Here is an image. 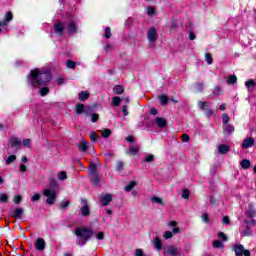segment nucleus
Instances as JSON below:
<instances>
[{
    "instance_id": "2",
    "label": "nucleus",
    "mask_w": 256,
    "mask_h": 256,
    "mask_svg": "<svg viewBox=\"0 0 256 256\" xmlns=\"http://www.w3.org/2000/svg\"><path fill=\"white\" fill-rule=\"evenodd\" d=\"M54 31L57 35H63V31L71 33L72 35L77 33V22L73 19H69L66 22H58L54 25Z\"/></svg>"
},
{
    "instance_id": "29",
    "label": "nucleus",
    "mask_w": 256,
    "mask_h": 256,
    "mask_svg": "<svg viewBox=\"0 0 256 256\" xmlns=\"http://www.w3.org/2000/svg\"><path fill=\"white\" fill-rule=\"evenodd\" d=\"M95 237L98 241H103V239H105V233L104 232H96Z\"/></svg>"
},
{
    "instance_id": "13",
    "label": "nucleus",
    "mask_w": 256,
    "mask_h": 256,
    "mask_svg": "<svg viewBox=\"0 0 256 256\" xmlns=\"http://www.w3.org/2000/svg\"><path fill=\"white\" fill-rule=\"evenodd\" d=\"M10 21H13V13L7 12V13L5 14V19H4V21H2V22L0 23V27H7V23H9Z\"/></svg>"
},
{
    "instance_id": "36",
    "label": "nucleus",
    "mask_w": 256,
    "mask_h": 256,
    "mask_svg": "<svg viewBox=\"0 0 256 256\" xmlns=\"http://www.w3.org/2000/svg\"><path fill=\"white\" fill-rule=\"evenodd\" d=\"M138 151H139V146H131L129 153L130 155H137Z\"/></svg>"
},
{
    "instance_id": "59",
    "label": "nucleus",
    "mask_w": 256,
    "mask_h": 256,
    "mask_svg": "<svg viewBox=\"0 0 256 256\" xmlns=\"http://www.w3.org/2000/svg\"><path fill=\"white\" fill-rule=\"evenodd\" d=\"M204 111L206 115H208V117H211V115H213V110H211L209 106Z\"/></svg>"
},
{
    "instance_id": "53",
    "label": "nucleus",
    "mask_w": 256,
    "mask_h": 256,
    "mask_svg": "<svg viewBox=\"0 0 256 256\" xmlns=\"http://www.w3.org/2000/svg\"><path fill=\"white\" fill-rule=\"evenodd\" d=\"M90 139L93 143H95V141H97V139H98L97 133H95V132L91 133Z\"/></svg>"
},
{
    "instance_id": "48",
    "label": "nucleus",
    "mask_w": 256,
    "mask_h": 256,
    "mask_svg": "<svg viewBox=\"0 0 256 256\" xmlns=\"http://www.w3.org/2000/svg\"><path fill=\"white\" fill-rule=\"evenodd\" d=\"M67 67H68V69H75V67H77V64L75 62L69 60L67 62Z\"/></svg>"
},
{
    "instance_id": "56",
    "label": "nucleus",
    "mask_w": 256,
    "mask_h": 256,
    "mask_svg": "<svg viewBox=\"0 0 256 256\" xmlns=\"http://www.w3.org/2000/svg\"><path fill=\"white\" fill-rule=\"evenodd\" d=\"M122 113L124 117H127V115H129V109L127 108V106L122 107Z\"/></svg>"
},
{
    "instance_id": "19",
    "label": "nucleus",
    "mask_w": 256,
    "mask_h": 256,
    "mask_svg": "<svg viewBox=\"0 0 256 256\" xmlns=\"http://www.w3.org/2000/svg\"><path fill=\"white\" fill-rule=\"evenodd\" d=\"M113 91H114L115 95H122V93H124L125 89L123 88V86L117 85L113 88Z\"/></svg>"
},
{
    "instance_id": "51",
    "label": "nucleus",
    "mask_w": 256,
    "mask_h": 256,
    "mask_svg": "<svg viewBox=\"0 0 256 256\" xmlns=\"http://www.w3.org/2000/svg\"><path fill=\"white\" fill-rule=\"evenodd\" d=\"M173 237V232L171 231H166L164 233V239H171Z\"/></svg>"
},
{
    "instance_id": "11",
    "label": "nucleus",
    "mask_w": 256,
    "mask_h": 256,
    "mask_svg": "<svg viewBox=\"0 0 256 256\" xmlns=\"http://www.w3.org/2000/svg\"><path fill=\"white\" fill-rule=\"evenodd\" d=\"M37 251H43L45 249V240L43 238H38L34 244Z\"/></svg>"
},
{
    "instance_id": "39",
    "label": "nucleus",
    "mask_w": 256,
    "mask_h": 256,
    "mask_svg": "<svg viewBox=\"0 0 256 256\" xmlns=\"http://www.w3.org/2000/svg\"><path fill=\"white\" fill-rule=\"evenodd\" d=\"M15 159H17V156H15V155H10V156L6 159V165H11V163H13V161H15Z\"/></svg>"
},
{
    "instance_id": "45",
    "label": "nucleus",
    "mask_w": 256,
    "mask_h": 256,
    "mask_svg": "<svg viewBox=\"0 0 256 256\" xmlns=\"http://www.w3.org/2000/svg\"><path fill=\"white\" fill-rule=\"evenodd\" d=\"M195 89H196V91H199V92L203 91V89H204V84L201 83V82L196 83Z\"/></svg>"
},
{
    "instance_id": "33",
    "label": "nucleus",
    "mask_w": 256,
    "mask_h": 256,
    "mask_svg": "<svg viewBox=\"0 0 256 256\" xmlns=\"http://www.w3.org/2000/svg\"><path fill=\"white\" fill-rule=\"evenodd\" d=\"M190 195H191V192L189 191V189H183L182 199H189Z\"/></svg>"
},
{
    "instance_id": "27",
    "label": "nucleus",
    "mask_w": 256,
    "mask_h": 256,
    "mask_svg": "<svg viewBox=\"0 0 256 256\" xmlns=\"http://www.w3.org/2000/svg\"><path fill=\"white\" fill-rule=\"evenodd\" d=\"M154 245H155V249H157L158 251H161V249H163V245L161 243V240H159V238H156L154 240Z\"/></svg>"
},
{
    "instance_id": "40",
    "label": "nucleus",
    "mask_w": 256,
    "mask_h": 256,
    "mask_svg": "<svg viewBox=\"0 0 256 256\" xmlns=\"http://www.w3.org/2000/svg\"><path fill=\"white\" fill-rule=\"evenodd\" d=\"M245 85H246L247 89H251V87L255 86V80L250 79V80L245 82Z\"/></svg>"
},
{
    "instance_id": "37",
    "label": "nucleus",
    "mask_w": 256,
    "mask_h": 256,
    "mask_svg": "<svg viewBox=\"0 0 256 256\" xmlns=\"http://www.w3.org/2000/svg\"><path fill=\"white\" fill-rule=\"evenodd\" d=\"M205 61H206V63H208V65H212L213 57L209 53H206L205 54Z\"/></svg>"
},
{
    "instance_id": "57",
    "label": "nucleus",
    "mask_w": 256,
    "mask_h": 256,
    "mask_svg": "<svg viewBox=\"0 0 256 256\" xmlns=\"http://www.w3.org/2000/svg\"><path fill=\"white\" fill-rule=\"evenodd\" d=\"M247 217H250V218L255 217V210H253V209L248 210Z\"/></svg>"
},
{
    "instance_id": "41",
    "label": "nucleus",
    "mask_w": 256,
    "mask_h": 256,
    "mask_svg": "<svg viewBox=\"0 0 256 256\" xmlns=\"http://www.w3.org/2000/svg\"><path fill=\"white\" fill-rule=\"evenodd\" d=\"M125 166V164H123L122 161H118L116 162V171H123V167Z\"/></svg>"
},
{
    "instance_id": "3",
    "label": "nucleus",
    "mask_w": 256,
    "mask_h": 256,
    "mask_svg": "<svg viewBox=\"0 0 256 256\" xmlns=\"http://www.w3.org/2000/svg\"><path fill=\"white\" fill-rule=\"evenodd\" d=\"M76 235L77 237H80L81 239H84V242L81 245H85L93 235H95V232L91 229L87 228H77L76 229Z\"/></svg>"
},
{
    "instance_id": "38",
    "label": "nucleus",
    "mask_w": 256,
    "mask_h": 256,
    "mask_svg": "<svg viewBox=\"0 0 256 256\" xmlns=\"http://www.w3.org/2000/svg\"><path fill=\"white\" fill-rule=\"evenodd\" d=\"M13 201H14L15 205H19V203H21V201H23V197L21 195H16V196H14Z\"/></svg>"
},
{
    "instance_id": "62",
    "label": "nucleus",
    "mask_w": 256,
    "mask_h": 256,
    "mask_svg": "<svg viewBox=\"0 0 256 256\" xmlns=\"http://www.w3.org/2000/svg\"><path fill=\"white\" fill-rule=\"evenodd\" d=\"M202 221H204V223H209V216L207 214H203Z\"/></svg>"
},
{
    "instance_id": "63",
    "label": "nucleus",
    "mask_w": 256,
    "mask_h": 256,
    "mask_svg": "<svg viewBox=\"0 0 256 256\" xmlns=\"http://www.w3.org/2000/svg\"><path fill=\"white\" fill-rule=\"evenodd\" d=\"M189 39H190V41H195L196 36H195V33H193V31H191V32L189 33Z\"/></svg>"
},
{
    "instance_id": "12",
    "label": "nucleus",
    "mask_w": 256,
    "mask_h": 256,
    "mask_svg": "<svg viewBox=\"0 0 256 256\" xmlns=\"http://www.w3.org/2000/svg\"><path fill=\"white\" fill-rule=\"evenodd\" d=\"M255 145V139L253 138H246L242 142V149H249V147H253Z\"/></svg>"
},
{
    "instance_id": "55",
    "label": "nucleus",
    "mask_w": 256,
    "mask_h": 256,
    "mask_svg": "<svg viewBox=\"0 0 256 256\" xmlns=\"http://www.w3.org/2000/svg\"><path fill=\"white\" fill-rule=\"evenodd\" d=\"M39 199H41V195H39V193H36L32 196L31 201L35 202L39 201Z\"/></svg>"
},
{
    "instance_id": "21",
    "label": "nucleus",
    "mask_w": 256,
    "mask_h": 256,
    "mask_svg": "<svg viewBox=\"0 0 256 256\" xmlns=\"http://www.w3.org/2000/svg\"><path fill=\"white\" fill-rule=\"evenodd\" d=\"M79 99H80V101H87V99H89V92H87V91L80 92Z\"/></svg>"
},
{
    "instance_id": "23",
    "label": "nucleus",
    "mask_w": 256,
    "mask_h": 256,
    "mask_svg": "<svg viewBox=\"0 0 256 256\" xmlns=\"http://www.w3.org/2000/svg\"><path fill=\"white\" fill-rule=\"evenodd\" d=\"M113 107H119L121 105V98L119 96H115L112 98V103Z\"/></svg>"
},
{
    "instance_id": "10",
    "label": "nucleus",
    "mask_w": 256,
    "mask_h": 256,
    "mask_svg": "<svg viewBox=\"0 0 256 256\" xmlns=\"http://www.w3.org/2000/svg\"><path fill=\"white\" fill-rule=\"evenodd\" d=\"M9 144L11 147H13V149H21V147L23 146V142H21V140H19L18 138H10Z\"/></svg>"
},
{
    "instance_id": "47",
    "label": "nucleus",
    "mask_w": 256,
    "mask_h": 256,
    "mask_svg": "<svg viewBox=\"0 0 256 256\" xmlns=\"http://www.w3.org/2000/svg\"><path fill=\"white\" fill-rule=\"evenodd\" d=\"M218 238H220L221 239V241H228V237L225 235V233H223V232H219L218 233Z\"/></svg>"
},
{
    "instance_id": "4",
    "label": "nucleus",
    "mask_w": 256,
    "mask_h": 256,
    "mask_svg": "<svg viewBox=\"0 0 256 256\" xmlns=\"http://www.w3.org/2000/svg\"><path fill=\"white\" fill-rule=\"evenodd\" d=\"M44 197H47L46 203L48 205H53L57 200V191L53 188H46L43 191Z\"/></svg>"
},
{
    "instance_id": "44",
    "label": "nucleus",
    "mask_w": 256,
    "mask_h": 256,
    "mask_svg": "<svg viewBox=\"0 0 256 256\" xmlns=\"http://www.w3.org/2000/svg\"><path fill=\"white\" fill-rule=\"evenodd\" d=\"M154 13H155V8L153 6H149L147 8V15H149V17H153Z\"/></svg>"
},
{
    "instance_id": "28",
    "label": "nucleus",
    "mask_w": 256,
    "mask_h": 256,
    "mask_svg": "<svg viewBox=\"0 0 256 256\" xmlns=\"http://www.w3.org/2000/svg\"><path fill=\"white\" fill-rule=\"evenodd\" d=\"M137 185V182L131 181L127 186H125L124 190L129 192L131 191L135 186Z\"/></svg>"
},
{
    "instance_id": "16",
    "label": "nucleus",
    "mask_w": 256,
    "mask_h": 256,
    "mask_svg": "<svg viewBox=\"0 0 256 256\" xmlns=\"http://www.w3.org/2000/svg\"><path fill=\"white\" fill-rule=\"evenodd\" d=\"M81 213L84 217L90 215L89 206L87 205V200L83 201V206L81 207Z\"/></svg>"
},
{
    "instance_id": "22",
    "label": "nucleus",
    "mask_w": 256,
    "mask_h": 256,
    "mask_svg": "<svg viewBox=\"0 0 256 256\" xmlns=\"http://www.w3.org/2000/svg\"><path fill=\"white\" fill-rule=\"evenodd\" d=\"M152 203H157V205H162V207L165 205L162 198H159L157 196H154L151 198Z\"/></svg>"
},
{
    "instance_id": "6",
    "label": "nucleus",
    "mask_w": 256,
    "mask_h": 256,
    "mask_svg": "<svg viewBox=\"0 0 256 256\" xmlns=\"http://www.w3.org/2000/svg\"><path fill=\"white\" fill-rule=\"evenodd\" d=\"M232 249L236 256H251V251L245 249L243 244H234Z\"/></svg>"
},
{
    "instance_id": "61",
    "label": "nucleus",
    "mask_w": 256,
    "mask_h": 256,
    "mask_svg": "<svg viewBox=\"0 0 256 256\" xmlns=\"http://www.w3.org/2000/svg\"><path fill=\"white\" fill-rule=\"evenodd\" d=\"M222 221H223V223H224L225 225H229V223H230L229 216H224L223 219H222Z\"/></svg>"
},
{
    "instance_id": "52",
    "label": "nucleus",
    "mask_w": 256,
    "mask_h": 256,
    "mask_svg": "<svg viewBox=\"0 0 256 256\" xmlns=\"http://www.w3.org/2000/svg\"><path fill=\"white\" fill-rule=\"evenodd\" d=\"M91 121L92 123H97L99 121V114H92Z\"/></svg>"
},
{
    "instance_id": "35",
    "label": "nucleus",
    "mask_w": 256,
    "mask_h": 256,
    "mask_svg": "<svg viewBox=\"0 0 256 256\" xmlns=\"http://www.w3.org/2000/svg\"><path fill=\"white\" fill-rule=\"evenodd\" d=\"M58 179L60 181H65V179H67V172L61 171L60 173H58Z\"/></svg>"
},
{
    "instance_id": "25",
    "label": "nucleus",
    "mask_w": 256,
    "mask_h": 256,
    "mask_svg": "<svg viewBox=\"0 0 256 256\" xmlns=\"http://www.w3.org/2000/svg\"><path fill=\"white\" fill-rule=\"evenodd\" d=\"M212 247H214L215 249H219L221 247H225V244H223V242H221L220 240H214L212 242Z\"/></svg>"
},
{
    "instance_id": "26",
    "label": "nucleus",
    "mask_w": 256,
    "mask_h": 256,
    "mask_svg": "<svg viewBox=\"0 0 256 256\" xmlns=\"http://www.w3.org/2000/svg\"><path fill=\"white\" fill-rule=\"evenodd\" d=\"M161 105H167L168 101H169V98L167 97V95H160L158 97Z\"/></svg>"
},
{
    "instance_id": "58",
    "label": "nucleus",
    "mask_w": 256,
    "mask_h": 256,
    "mask_svg": "<svg viewBox=\"0 0 256 256\" xmlns=\"http://www.w3.org/2000/svg\"><path fill=\"white\" fill-rule=\"evenodd\" d=\"M105 37H106V39H111V28L110 27L106 28Z\"/></svg>"
},
{
    "instance_id": "8",
    "label": "nucleus",
    "mask_w": 256,
    "mask_h": 256,
    "mask_svg": "<svg viewBox=\"0 0 256 256\" xmlns=\"http://www.w3.org/2000/svg\"><path fill=\"white\" fill-rule=\"evenodd\" d=\"M23 208H15L9 212V216L13 219H21L23 217Z\"/></svg>"
},
{
    "instance_id": "7",
    "label": "nucleus",
    "mask_w": 256,
    "mask_h": 256,
    "mask_svg": "<svg viewBox=\"0 0 256 256\" xmlns=\"http://www.w3.org/2000/svg\"><path fill=\"white\" fill-rule=\"evenodd\" d=\"M158 37H159V34H157V29H155V27H152L148 30L147 39L149 43H155Z\"/></svg>"
},
{
    "instance_id": "15",
    "label": "nucleus",
    "mask_w": 256,
    "mask_h": 256,
    "mask_svg": "<svg viewBox=\"0 0 256 256\" xmlns=\"http://www.w3.org/2000/svg\"><path fill=\"white\" fill-rule=\"evenodd\" d=\"M100 201L102 205L107 206L109 205L110 201H113V196H111V194H105L104 196L101 197Z\"/></svg>"
},
{
    "instance_id": "5",
    "label": "nucleus",
    "mask_w": 256,
    "mask_h": 256,
    "mask_svg": "<svg viewBox=\"0 0 256 256\" xmlns=\"http://www.w3.org/2000/svg\"><path fill=\"white\" fill-rule=\"evenodd\" d=\"M89 177L91 185H99V181H101V177L97 173V167L95 164H92L89 168Z\"/></svg>"
},
{
    "instance_id": "18",
    "label": "nucleus",
    "mask_w": 256,
    "mask_h": 256,
    "mask_svg": "<svg viewBox=\"0 0 256 256\" xmlns=\"http://www.w3.org/2000/svg\"><path fill=\"white\" fill-rule=\"evenodd\" d=\"M88 145L89 143L85 139H83L79 142L78 147L80 151L86 152L89 149Z\"/></svg>"
},
{
    "instance_id": "30",
    "label": "nucleus",
    "mask_w": 256,
    "mask_h": 256,
    "mask_svg": "<svg viewBox=\"0 0 256 256\" xmlns=\"http://www.w3.org/2000/svg\"><path fill=\"white\" fill-rule=\"evenodd\" d=\"M224 131L226 133H233L235 131V127H233L232 125H224Z\"/></svg>"
},
{
    "instance_id": "42",
    "label": "nucleus",
    "mask_w": 256,
    "mask_h": 256,
    "mask_svg": "<svg viewBox=\"0 0 256 256\" xmlns=\"http://www.w3.org/2000/svg\"><path fill=\"white\" fill-rule=\"evenodd\" d=\"M102 137H104L105 139H107V137H111V130L110 129H104L102 131Z\"/></svg>"
},
{
    "instance_id": "32",
    "label": "nucleus",
    "mask_w": 256,
    "mask_h": 256,
    "mask_svg": "<svg viewBox=\"0 0 256 256\" xmlns=\"http://www.w3.org/2000/svg\"><path fill=\"white\" fill-rule=\"evenodd\" d=\"M198 107L199 109H202L203 111H205L209 107V105L207 102L199 101Z\"/></svg>"
},
{
    "instance_id": "50",
    "label": "nucleus",
    "mask_w": 256,
    "mask_h": 256,
    "mask_svg": "<svg viewBox=\"0 0 256 256\" xmlns=\"http://www.w3.org/2000/svg\"><path fill=\"white\" fill-rule=\"evenodd\" d=\"M221 87H219V86H216L215 88H214V90H213V95H221Z\"/></svg>"
},
{
    "instance_id": "9",
    "label": "nucleus",
    "mask_w": 256,
    "mask_h": 256,
    "mask_svg": "<svg viewBox=\"0 0 256 256\" xmlns=\"http://www.w3.org/2000/svg\"><path fill=\"white\" fill-rule=\"evenodd\" d=\"M165 255L177 256L181 251L175 246H168L164 251Z\"/></svg>"
},
{
    "instance_id": "60",
    "label": "nucleus",
    "mask_w": 256,
    "mask_h": 256,
    "mask_svg": "<svg viewBox=\"0 0 256 256\" xmlns=\"http://www.w3.org/2000/svg\"><path fill=\"white\" fill-rule=\"evenodd\" d=\"M23 145H24V147H30L31 146V140L30 139L23 140Z\"/></svg>"
},
{
    "instance_id": "14",
    "label": "nucleus",
    "mask_w": 256,
    "mask_h": 256,
    "mask_svg": "<svg viewBox=\"0 0 256 256\" xmlns=\"http://www.w3.org/2000/svg\"><path fill=\"white\" fill-rule=\"evenodd\" d=\"M229 151H231V148L227 144H221L218 146V153L220 155H226Z\"/></svg>"
},
{
    "instance_id": "20",
    "label": "nucleus",
    "mask_w": 256,
    "mask_h": 256,
    "mask_svg": "<svg viewBox=\"0 0 256 256\" xmlns=\"http://www.w3.org/2000/svg\"><path fill=\"white\" fill-rule=\"evenodd\" d=\"M240 165L242 169H249V167H251V161H249L248 159H244L240 162Z\"/></svg>"
},
{
    "instance_id": "49",
    "label": "nucleus",
    "mask_w": 256,
    "mask_h": 256,
    "mask_svg": "<svg viewBox=\"0 0 256 256\" xmlns=\"http://www.w3.org/2000/svg\"><path fill=\"white\" fill-rule=\"evenodd\" d=\"M49 93V88L44 87L40 90V95H42V97H45V95H47Z\"/></svg>"
},
{
    "instance_id": "34",
    "label": "nucleus",
    "mask_w": 256,
    "mask_h": 256,
    "mask_svg": "<svg viewBox=\"0 0 256 256\" xmlns=\"http://www.w3.org/2000/svg\"><path fill=\"white\" fill-rule=\"evenodd\" d=\"M84 109H85V105H83V104H78V105L76 106V113H77L78 115H81V113H83Z\"/></svg>"
},
{
    "instance_id": "24",
    "label": "nucleus",
    "mask_w": 256,
    "mask_h": 256,
    "mask_svg": "<svg viewBox=\"0 0 256 256\" xmlns=\"http://www.w3.org/2000/svg\"><path fill=\"white\" fill-rule=\"evenodd\" d=\"M227 83H228V85H235V83H237V76L229 75Z\"/></svg>"
},
{
    "instance_id": "64",
    "label": "nucleus",
    "mask_w": 256,
    "mask_h": 256,
    "mask_svg": "<svg viewBox=\"0 0 256 256\" xmlns=\"http://www.w3.org/2000/svg\"><path fill=\"white\" fill-rule=\"evenodd\" d=\"M69 207V202L65 201L61 203V209H67Z\"/></svg>"
},
{
    "instance_id": "46",
    "label": "nucleus",
    "mask_w": 256,
    "mask_h": 256,
    "mask_svg": "<svg viewBox=\"0 0 256 256\" xmlns=\"http://www.w3.org/2000/svg\"><path fill=\"white\" fill-rule=\"evenodd\" d=\"M222 123L223 125H227V123H229V115L225 113L222 115Z\"/></svg>"
},
{
    "instance_id": "43",
    "label": "nucleus",
    "mask_w": 256,
    "mask_h": 256,
    "mask_svg": "<svg viewBox=\"0 0 256 256\" xmlns=\"http://www.w3.org/2000/svg\"><path fill=\"white\" fill-rule=\"evenodd\" d=\"M154 159H155V156H153V154H148V155H146V157L144 158V161H145L146 163H151Z\"/></svg>"
},
{
    "instance_id": "17",
    "label": "nucleus",
    "mask_w": 256,
    "mask_h": 256,
    "mask_svg": "<svg viewBox=\"0 0 256 256\" xmlns=\"http://www.w3.org/2000/svg\"><path fill=\"white\" fill-rule=\"evenodd\" d=\"M156 125H157V127H160V129H163V128L167 127V120H165V118L157 117Z\"/></svg>"
},
{
    "instance_id": "31",
    "label": "nucleus",
    "mask_w": 256,
    "mask_h": 256,
    "mask_svg": "<svg viewBox=\"0 0 256 256\" xmlns=\"http://www.w3.org/2000/svg\"><path fill=\"white\" fill-rule=\"evenodd\" d=\"M9 201V196L5 193L0 194V203H7Z\"/></svg>"
},
{
    "instance_id": "1",
    "label": "nucleus",
    "mask_w": 256,
    "mask_h": 256,
    "mask_svg": "<svg viewBox=\"0 0 256 256\" xmlns=\"http://www.w3.org/2000/svg\"><path fill=\"white\" fill-rule=\"evenodd\" d=\"M51 81V73L49 71L43 72L41 69L31 70L28 76V83L33 89L47 85Z\"/></svg>"
},
{
    "instance_id": "54",
    "label": "nucleus",
    "mask_w": 256,
    "mask_h": 256,
    "mask_svg": "<svg viewBox=\"0 0 256 256\" xmlns=\"http://www.w3.org/2000/svg\"><path fill=\"white\" fill-rule=\"evenodd\" d=\"M189 139H190V137H189L188 134H183L182 135V142L183 143H189Z\"/></svg>"
}]
</instances>
